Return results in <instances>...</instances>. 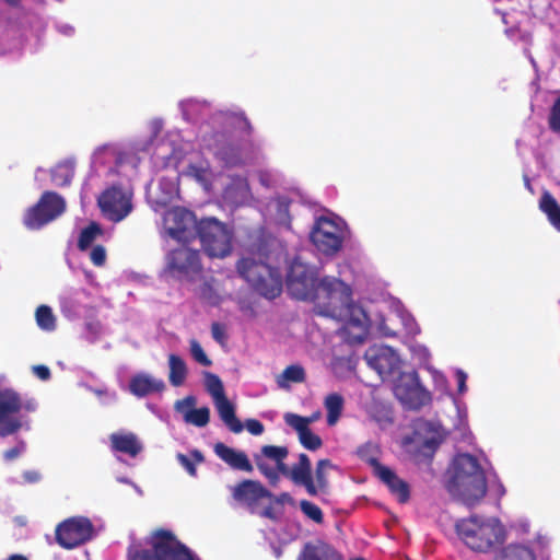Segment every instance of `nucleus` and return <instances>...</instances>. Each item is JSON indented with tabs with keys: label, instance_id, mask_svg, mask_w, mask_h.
<instances>
[{
	"label": "nucleus",
	"instance_id": "f257e3e1",
	"mask_svg": "<svg viewBox=\"0 0 560 560\" xmlns=\"http://www.w3.org/2000/svg\"><path fill=\"white\" fill-rule=\"evenodd\" d=\"M287 290L296 300L311 301L315 305L316 314L337 318L341 316L350 288L335 277L318 279L315 270L294 258L287 275Z\"/></svg>",
	"mask_w": 560,
	"mask_h": 560
},
{
	"label": "nucleus",
	"instance_id": "f03ea898",
	"mask_svg": "<svg viewBox=\"0 0 560 560\" xmlns=\"http://www.w3.org/2000/svg\"><path fill=\"white\" fill-rule=\"evenodd\" d=\"M454 476L451 491H454L465 505L472 508L487 494V479L478 459L470 454H459L454 459Z\"/></svg>",
	"mask_w": 560,
	"mask_h": 560
},
{
	"label": "nucleus",
	"instance_id": "7ed1b4c3",
	"mask_svg": "<svg viewBox=\"0 0 560 560\" xmlns=\"http://www.w3.org/2000/svg\"><path fill=\"white\" fill-rule=\"evenodd\" d=\"M456 533L471 550L488 552L505 540L504 526L497 518L481 520L477 515L456 522Z\"/></svg>",
	"mask_w": 560,
	"mask_h": 560
},
{
	"label": "nucleus",
	"instance_id": "20e7f679",
	"mask_svg": "<svg viewBox=\"0 0 560 560\" xmlns=\"http://www.w3.org/2000/svg\"><path fill=\"white\" fill-rule=\"evenodd\" d=\"M151 549L128 551V560H195L190 550L170 529L158 528L145 538Z\"/></svg>",
	"mask_w": 560,
	"mask_h": 560
},
{
	"label": "nucleus",
	"instance_id": "39448f33",
	"mask_svg": "<svg viewBox=\"0 0 560 560\" xmlns=\"http://www.w3.org/2000/svg\"><path fill=\"white\" fill-rule=\"evenodd\" d=\"M237 271L261 296L273 300L282 292V275L279 268L244 257L237 262Z\"/></svg>",
	"mask_w": 560,
	"mask_h": 560
},
{
	"label": "nucleus",
	"instance_id": "423d86ee",
	"mask_svg": "<svg viewBox=\"0 0 560 560\" xmlns=\"http://www.w3.org/2000/svg\"><path fill=\"white\" fill-rule=\"evenodd\" d=\"M196 233L209 257L223 258L232 250V232L215 218H205L196 223Z\"/></svg>",
	"mask_w": 560,
	"mask_h": 560
},
{
	"label": "nucleus",
	"instance_id": "0eeeda50",
	"mask_svg": "<svg viewBox=\"0 0 560 560\" xmlns=\"http://www.w3.org/2000/svg\"><path fill=\"white\" fill-rule=\"evenodd\" d=\"M166 270L178 280H195L202 272L200 252L184 244L172 249L166 255Z\"/></svg>",
	"mask_w": 560,
	"mask_h": 560
},
{
	"label": "nucleus",
	"instance_id": "6e6552de",
	"mask_svg": "<svg viewBox=\"0 0 560 560\" xmlns=\"http://www.w3.org/2000/svg\"><path fill=\"white\" fill-rule=\"evenodd\" d=\"M396 398L410 410H419L432 401V396L420 383L416 371L400 373L394 385Z\"/></svg>",
	"mask_w": 560,
	"mask_h": 560
},
{
	"label": "nucleus",
	"instance_id": "1a4fd4ad",
	"mask_svg": "<svg viewBox=\"0 0 560 560\" xmlns=\"http://www.w3.org/2000/svg\"><path fill=\"white\" fill-rule=\"evenodd\" d=\"M66 210L65 199L55 191H45L24 215V224L28 229H40L51 222Z\"/></svg>",
	"mask_w": 560,
	"mask_h": 560
},
{
	"label": "nucleus",
	"instance_id": "9d476101",
	"mask_svg": "<svg viewBox=\"0 0 560 560\" xmlns=\"http://www.w3.org/2000/svg\"><path fill=\"white\" fill-rule=\"evenodd\" d=\"M132 195L118 185L105 189L97 198V205L105 218L120 222L132 211Z\"/></svg>",
	"mask_w": 560,
	"mask_h": 560
},
{
	"label": "nucleus",
	"instance_id": "9b49d317",
	"mask_svg": "<svg viewBox=\"0 0 560 560\" xmlns=\"http://www.w3.org/2000/svg\"><path fill=\"white\" fill-rule=\"evenodd\" d=\"M93 532V524L88 517H70L56 527V541L65 549H72L89 541Z\"/></svg>",
	"mask_w": 560,
	"mask_h": 560
},
{
	"label": "nucleus",
	"instance_id": "f8f14e48",
	"mask_svg": "<svg viewBox=\"0 0 560 560\" xmlns=\"http://www.w3.org/2000/svg\"><path fill=\"white\" fill-rule=\"evenodd\" d=\"M310 238L314 246L325 255L338 253L343 242L339 225L326 217H319L315 221Z\"/></svg>",
	"mask_w": 560,
	"mask_h": 560
},
{
	"label": "nucleus",
	"instance_id": "ddd939ff",
	"mask_svg": "<svg viewBox=\"0 0 560 560\" xmlns=\"http://www.w3.org/2000/svg\"><path fill=\"white\" fill-rule=\"evenodd\" d=\"M163 220L166 232L172 238L186 243L192 237L191 228L196 229L197 222L191 211L175 207L165 212Z\"/></svg>",
	"mask_w": 560,
	"mask_h": 560
},
{
	"label": "nucleus",
	"instance_id": "4468645a",
	"mask_svg": "<svg viewBox=\"0 0 560 560\" xmlns=\"http://www.w3.org/2000/svg\"><path fill=\"white\" fill-rule=\"evenodd\" d=\"M364 359L382 380H387L400 369V359L390 347H380L365 352Z\"/></svg>",
	"mask_w": 560,
	"mask_h": 560
},
{
	"label": "nucleus",
	"instance_id": "2eb2a0df",
	"mask_svg": "<svg viewBox=\"0 0 560 560\" xmlns=\"http://www.w3.org/2000/svg\"><path fill=\"white\" fill-rule=\"evenodd\" d=\"M349 298H351V294ZM349 301L350 299H348L346 305L342 307L341 316L337 317L336 319H340L345 315L349 314V317L346 320V325L343 327L347 335V340L350 343H362L368 336L369 318L361 307L350 305Z\"/></svg>",
	"mask_w": 560,
	"mask_h": 560
},
{
	"label": "nucleus",
	"instance_id": "dca6fc26",
	"mask_svg": "<svg viewBox=\"0 0 560 560\" xmlns=\"http://www.w3.org/2000/svg\"><path fill=\"white\" fill-rule=\"evenodd\" d=\"M22 409V400L20 395L14 390H5L0 400V435L8 436L18 432L22 423L19 419L10 417L20 412Z\"/></svg>",
	"mask_w": 560,
	"mask_h": 560
},
{
	"label": "nucleus",
	"instance_id": "f3484780",
	"mask_svg": "<svg viewBox=\"0 0 560 560\" xmlns=\"http://www.w3.org/2000/svg\"><path fill=\"white\" fill-rule=\"evenodd\" d=\"M233 499L248 508H254L258 501L268 498L271 499L272 493L265 488L260 481L245 479L231 488Z\"/></svg>",
	"mask_w": 560,
	"mask_h": 560
},
{
	"label": "nucleus",
	"instance_id": "a211bd4d",
	"mask_svg": "<svg viewBox=\"0 0 560 560\" xmlns=\"http://www.w3.org/2000/svg\"><path fill=\"white\" fill-rule=\"evenodd\" d=\"M285 472H281L284 477L290 478L295 485L303 486L310 495L317 494V488L312 476V465L310 457L302 453L299 455V463L292 468L285 466Z\"/></svg>",
	"mask_w": 560,
	"mask_h": 560
},
{
	"label": "nucleus",
	"instance_id": "6ab92c4d",
	"mask_svg": "<svg viewBox=\"0 0 560 560\" xmlns=\"http://www.w3.org/2000/svg\"><path fill=\"white\" fill-rule=\"evenodd\" d=\"M296 560H343V557L330 544L316 539L303 546Z\"/></svg>",
	"mask_w": 560,
	"mask_h": 560
},
{
	"label": "nucleus",
	"instance_id": "aec40b11",
	"mask_svg": "<svg viewBox=\"0 0 560 560\" xmlns=\"http://www.w3.org/2000/svg\"><path fill=\"white\" fill-rule=\"evenodd\" d=\"M213 450L215 455L231 468L245 472L253 471L254 467L243 451H236L222 442H218Z\"/></svg>",
	"mask_w": 560,
	"mask_h": 560
},
{
	"label": "nucleus",
	"instance_id": "412c9836",
	"mask_svg": "<svg viewBox=\"0 0 560 560\" xmlns=\"http://www.w3.org/2000/svg\"><path fill=\"white\" fill-rule=\"evenodd\" d=\"M164 389L165 383L163 380L155 378L147 373H138L133 375L129 382V390L137 397L162 393Z\"/></svg>",
	"mask_w": 560,
	"mask_h": 560
},
{
	"label": "nucleus",
	"instance_id": "4be33fe9",
	"mask_svg": "<svg viewBox=\"0 0 560 560\" xmlns=\"http://www.w3.org/2000/svg\"><path fill=\"white\" fill-rule=\"evenodd\" d=\"M110 447L115 452L136 457L143 446L138 436L132 432H115L109 435Z\"/></svg>",
	"mask_w": 560,
	"mask_h": 560
},
{
	"label": "nucleus",
	"instance_id": "5701e85b",
	"mask_svg": "<svg viewBox=\"0 0 560 560\" xmlns=\"http://www.w3.org/2000/svg\"><path fill=\"white\" fill-rule=\"evenodd\" d=\"M196 405L194 396H187L183 400L176 401L175 406L178 411H182V406H187L190 409L184 412V420L186 423L196 427H206L210 421V410L208 407L192 408Z\"/></svg>",
	"mask_w": 560,
	"mask_h": 560
},
{
	"label": "nucleus",
	"instance_id": "b1692460",
	"mask_svg": "<svg viewBox=\"0 0 560 560\" xmlns=\"http://www.w3.org/2000/svg\"><path fill=\"white\" fill-rule=\"evenodd\" d=\"M376 476L389 488L390 492L397 497L400 503H406L410 498L409 486L400 479L393 469L385 466Z\"/></svg>",
	"mask_w": 560,
	"mask_h": 560
},
{
	"label": "nucleus",
	"instance_id": "393cba45",
	"mask_svg": "<svg viewBox=\"0 0 560 560\" xmlns=\"http://www.w3.org/2000/svg\"><path fill=\"white\" fill-rule=\"evenodd\" d=\"M214 406L220 419L233 433H241L243 431L244 427L235 415V407L228 397L214 401Z\"/></svg>",
	"mask_w": 560,
	"mask_h": 560
},
{
	"label": "nucleus",
	"instance_id": "a878e982",
	"mask_svg": "<svg viewBox=\"0 0 560 560\" xmlns=\"http://www.w3.org/2000/svg\"><path fill=\"white\" fill-rule=\"evenodd\" d=\"M539 209L546 214L549 223L560 232V205L549 191L541 195Z\"/></svg>",
	"mask_w": 560,
	"mask_h": 560
},
{
	"label": "nucleus",
	"instance_id": "bb28decb",
	"mask_svg": "<svg viewBox=\"0 0 560 560\" xmlns=\"http://www.w3.org/2000/svg\"><path fill=\"white\" fill-rule=\"evenodd\" d=\"M168 366L170 383L175 387L183 385L187 376V366L185 361L179 355L172 353L168 355Z\"/></svg>",
	"mask_w": 560,
	"mask_h": 560
},
{
	"label": "nucleus",
	"instance_id": "cd10ccee",
	"mask_svg": "<svg viewBox=\"0 0 560 560\" xmlns=\"http://www.w3.org/2000/svg\"><path fill=\"white\" fill-rule=\"evenodd\" d=\"M343 397L338 393L327 395L324 406L327 410V424L335 425L339 420L343 409Z\"/></svg>",
	"mask_w": 560,
	"mask_h": 560
},
{
	"label": "nucleus",
	"instance_id": "c85d7f7f",
	"mask_svg": "<svg viewBox=\"0 0 560 560\" xmlns=\"http://www.w3.org/2000/svg\"><path fill=\"white\" fill-rule=\"evenodd\" d=\"M306 378L305 370L299 364L287 366L281 375L277 377V384L280 388H288L289 383H303Z\"/></svg>",
	"mask_w": 560,
	"mask_h": 560
},
{
	"label": "nucleus",
	"instance_id": "c756f323",
	"mask_svg": "<svg viewBox=\"0 0 560 560\" xmlns=\"http://www.w3.org/2000/svg\"><path fill=\"white\" fill-rule=\"evenodd\" d=\"M495 560H536L534 552L526 546L523 545H509L500 555L495 557Z\"/></svg>",
	"mask_w": 560,
	"mask_h": 560
},
{
	"label": "nucleus",
	"instance_id": "7c9ffc66",
	"mask_svg": "<svg viewBox=\"0 0 560 560\" xmlns=\"http://www.w3.org/2000/svg\"><path fill=\"white\" fill-rule=\"evenodd\" d=\"M289 450L287 446H277V445H264L261 447V457H266L276 463L278 470L281 472H285V464L284 459L288 457Z\"/></svg>",
	"mask_w": 560,
	"mask_h": 560
},
{
	"label": "nucleus",
	"instance_id": "2f4dec72",
	"mask_svg": "<svg viewBox=\"0 0 560 560\" xmlns=\"http://www.w3.org/2000/svg\"><path fill=\"white\" fill-rule=\"evenodd\" d=\"M377 447L372 443H365L357 451L358 456L373 468L375 475L381 470V468L385 467L377 459Z\"/></svg>",
	"mask_w": 560,
	"mask_h": 560
},
{
	"label": "nucleus",
	"instance_id": "473e14b6",
	"mask_svg": "<svg viewBox=\"0 0 560 560\" xmlns=\"http://www.w3.org/2000/svg\"><path fill=\"white\" fill-rule=\"evenodd\" d=\"M35 318L38 327L42 330L54 331L56 329V316L49 306L39 305L36 308Z\"/></svg>",
	"mask_w": 560,
	"mask_h": 560
},
{
	"label": "nucleus",
	"instance_id": "72a5a7b5",
	"mask_svg": "<svg viewBox=\"0 0 560 560\" xmlns=\"http://www.w3.org/2000/svg\"><path fill=\"white\" fill-rule=\"evenodd\" d=\"M177 462L186 469V471L191 476H197L196 464H200L205 460L203 454L199 450H192L188 455L183 453H178L176 455Z\"/></svg>",
	"mask_w": 560,
	"mask_h": 560
},
{
	"label": "nucleus",
	"instance_id": "f704fd0d",
	"mask_svg": "<svg viewBox=\"0 0 560 560\" xmlns=\"http://www.w3.org/2000/svg\"><path fill=\"white\" fill-rule=\"evenodd\" d=\"M335 468V465L331 463L330 459H319L316 464L315 469V486L317 488V493L319 491L325 492L328 488V477H327V470Z\"/></svg>",
	"mask_w": 560,
	"mask_h": 560
},
{
	"label": "nucleus",
	"instance_id": "c9c22d12",
	"mask_svg": "<svg viewBox=\"0 0 560 560\" xmlns=\"http://www.w3.org/2000/svg\"><path fill=\"white\" fill-rule=\"evenodd\" d=\"M205 386L208 393L213 398V401L226 397L224 386L220 377L211 372H205Z\"/></svg>",
	"mask_w": 560,
	"mask_h": 560
},
{
	"label": "nucleus",
	"instance_id": "e433bc0d",
	"mask_svg": "<svg viewBox=\"0 0 560 560\" xmlns=\"http://www.w3.org/2000/svg\"><path fill=\"white\" fill-rule=\"evenodd\" d=\"M102 233L100 225L95 222L84 228L79 235L78 247L80 250H86L95 238Z\"/></svg>",
	"mask_w": 560,
	"mask_h": 560
},
{
	"label": "nucleus",
	"instance_id": "4c0bfd02",
	"mask_svg": "<svg viewBox=\"0 0 560 560\" xmlns=\"http://www.w3.org/2000/svg\"><path fill=\"white\" fill-rule=\"evenodd\" d=\"M73 168L68 163H60L51 171V179L58 186H67L73 177Z\"/></svg>",
	"mask_w": 560,
	"mask_h": 560
},
{
	"label": "nucleus",
	"instance_id": "58836bf2",
	"mask_svg": "<svg viewBox=\"0 0 560 560\" xmlns=\"http://www.w3.org/2000/svg\"><path fill=\"white\" fill-rule=\"evenodd\" d=\"M284 420L288 425L298 432L299 435L310 429V420L305 417L288 412L284 416Z\"/></svg>",
	"mask_w": 560,
	"mask_h": 560
},
{
	"label": "nucleus",
	"instance_id": "ea45409f",
	"mask_svg": "<svg viewBox=\"0 0 560 560\" xmlns=\"http://www.w3.org/2000/svg\"><path fill=\"white\" fill-rule=\"evenodd\" d=\"M301 511L312 521H314L317 524H322L324 521V515L319 506L316 504L307 501L302 500L300 502Z\"/></svg>",
	"mask_w": 560,
	"mask_h": 560
},
{
	"label": "nucleus",
	"instance_id": "a19ab883",
	"mask_svg": "<svg viewBox=\"0 0 560 560\" xmlns=\"http://www.w3.org/2000/svg\"><path fill=\"white\" fill-rule=\"evenodd\" d=\"M299 440L300 443L310 451H316L320 448L323 445L320 436L313 433L311 429L300 434Z\"/></svg>",
	"mask_w": 560,
	"mask_h": 560
},
{
	"label": "nucleus",
	"instance_id": "79ce46f5",
	"mask_svg": "<svg viewBox=\"0 0 560 560\" xmlns=\"http://www.w3.org/2000/svg\"><path fill=\"white\" fill-rule=\"evenodd\" d=\"M255 463L259 471L270 481L271 485H276L278 482L280 474L278 468L275 469L269 467L259 455H255Z\"/></svg>",
	"mask_w": 560,
	"mask_h": 560
},
{
	"label": "nucleus",
	"instance_id": "37998d69",
	"mask_svg": "<svg viewBox=\"0 0 560 560\" xmlns=\"http://www.w3.org/2000/svg\"><path fill=\"white\" fill-rule=\"evenodd\" d=\"M255 463L259 471L270 481L271 485H276L278 482L280 474L278 468L275 469L269 467L259 455H255Z\"/></svg>",
	"mask_w": 560,
	"mask_h": 560
},
{
	"label": "nucleus",
	"instance_id": "c03bdc74",
	"mask_svg": "<svg viewBox=\"0 0 560 560\" xmlns=\"http://www.w3.org/2000/svg\"><path fill=\"white\" fill-rule=\"evenodd\" d=\"M190 353L194 360L200 365L210 366L212 364V361L208 358L201 345L196 339L190 340Z\"/></svg>",
	"mask_w": 560,
	"mask_h": 560
},
{
	"label": "nucleus",
	"instance_id": "a18cd8bd",
	"mask_svg": "<svg viewBox=\"0 0 560 560\" xmlns=\"http://www.w3.org/2000/svg\"><path fill=\"white\" fill-rule=\"evenodd\" d=\"M548 125L551 131L560 133V96L555 101L550 108Z\"/></svg>",
	"mask_w": 560,
	"mask_h": 560
},
{
	"label": "nucleus",
	"instance_id": "49530a36",
	"mask_svg": "<svg viewBox=\"0 0 560 560\" xmlns=\"http://www.w3.org/2000/svg\"><path fill=\"white\" fill-rule=\"evenodd\" d=\"M91 261L93 265L101 267L106 261V250L102 245H96L92 248L90 254Z\"/></svg>",
	"mask_w": 560,
	"mask_h": 560
},
{
	"label": "nucleus",
	"instance_id": "de8ad7c7",
	"mask_svg": "<svg viewBox=\"0 0 560 560\" xmlns=\"http://www.w3.org/2000/svg\"><path fill=\"white\" fill-rule=\"evenodd\" d=\"M25 443L21 441L16 446L7 450L3 453V458L8 462H11L18 458L25 451Z\"/></svg>",
	"mask_w": 560,
	"mask_h": 560
},
{
	"label": "nucleus",
	"instance_id": "09e8293b",
	"mask_svg": "<svg viewBox=\"0 0 560 560\" xmlns=\"http://www.w3.org/2000/svg\"><path fill=\"white\" fill-rule=\"evenodd\" d=\"M211 334L213 339L220 343H223L226 338L224 326L220 323H212Z\"/></svg>",
	"mask_w": 560,
	"mask_h": 560
},
{
	"label": "nucleus",
	"instance_id": "8fccbe9b",
	"mask_svg": "<svg viewBox=\"0 0 560 560\" xmlns=\"http://www.w3.org/2000/svg\"><path fill=\"white\" fill-rule=\"evenodd\" d=\"M234 119L238 122V128L246 135H250L253 132L252 124L243 113L234 115Z\"/></svg>",
	"mask_w": 560,
	"mask_h": 560
},
{
	"label": "nucleus",
	"instance_id": "3c124183",
	"mask_svg": "<svg viewBox=\"0 0 560 560\" xmlns=\"http://www.w3.org/2000/svg\"><path fill=\"white\" fill-rule=\"evenodd\" d=\"M246 429L253 435H260L264 432V424L256 419L246 420Z\"/></svg>",
	"mask_w": 560,
	"mask_h": 560
},
{
	"label": "nucleus",
	"instance_id": "603ef678",
	"mask_svg": "<svg viewBox=\"0 0 560 560\" xmlns=\"http://www.w3.org/2000/svg\"><path fill=\"white\" fill-rule=\"evenodd\" d=\"M33 371H34L35 375L42 381L49 380V377L51 375L50 370L46 365H35V366H33Z\"/></svg>",
	"mask_w": 560,
	"mask_h": 560
},
{
	"label": "nucleus",
	"instance_id": "864d4df0",
	"mask_svg": "<svg viewBox=\"0 0 560 560\" xmlns=\"http://www.w3.org/2000/svg\"><path fill=\"white\" fill-rule=\"evenodd\" d=\"M273 499V501L277 503V504H284V503H289V504H293L294 503V500L293 498L291 497L290 493L288 492H282L278 495H273L271 497Z\"/></svg>",
	"mask_w": 560,
	"mask_h": 560
},
{
	"label": "nucleus",
	"instance_id": "5fc2aeb1",
	"mask_svg": "<svg viewBox=\"0 0 560 560\" xmlns=\"http://www.w3.org/2000/svg\"><path fill=\"white\" fill-rule=\"evenodd\" d=\"M23 479L28 483H35L40 480V474L36 470H26L23 472Z\"/></svg>",
	"mask_w": 560,
	"mask_h": 560
},
{
	"label": "nucleus",
	"instance_id": "6e6d98bb",
	"mask_svg": "<svg viewBox=\"0 0 560 560\" xmlns=\"http://www.w3.org/2000/svg\"><path fill=\"white\" fill-rule=\"evenodd\" d=\"M456 378L458 383V392L463 394L466 390V374L463 371H457Z\"/></svg>",
	"mask_w": 560,
	"mask_h": 560
},
{
	"label": "nucleus",
	"instance_id": "4d7b16f0",
	"mask_svg": "<svg viewBox=\"0 0 560 560\" xmlns=\"http://www.w3.org/2000/svg\"><path fill=\"white\" fill-rule=\"evenodd\" d=\"M260 515L264 516V517H267L269 520H272V521L278 520V515H277V513L275 512V509L271 505L265 508L261 511Z\"/></svg>",
	"mask_w": 560,
	"mask_h": 560
},
{
	"label": "nucleus",
	"instance_id": "13d9d810",
	"mask_svg": "<svg viewBox=\"0 0 560 560\" xmlns=\"http://www.w3.org/2000/svg\"><path fill=\"white\" fill-rule=\"evenodd\" d=\"M7 560H28V559L23 555L15 553V555H11Z\"/></svg>",
	"mask_w": 560,
	"mask_h": 560
},
{
	"label": "nucleus",
	"instance_id": "bf43d9fd",
	"mask_svg": "<svg viewBox=\"0 0 560 560\" xmlns=\"http://www.w3.org/2000/svg\"><path fill=\"white\" fill-rule=\"evenodd\" d=\"M7 3H9L10 5H18L20 0H4Z\"/></svg>",
	"mask_w": 560,
	"mask_h": 560
},
{
	"label": "nucleus",
	"instance_id": "052dcab7",
	"mask_svg": "<svg viewBox=\"0 0 560 560\" xmlns=\"http://www.w3.org/2000/svg\"><path fill=\"white\" fill-rule=\"evenodd\" d=\"M167 202H168V200H166V199H165V200H162V201H159V203H161V205H163V206H166V205H167Z\"/></svg>",
	"mask_w": 560,
	"mask_h": 560
},
{
	"label": "nucleus",
	"instance_id": "680f3d73",
	"mask_svg": "<svg viewBox=\"0 0 560 560\" xmlns=\"http://www.w3.org/2000/svg\"><path fill=\"white\" fill-rule=\"evenodd\" d=\"M351 560H365L363 558H355V559H351Z\"/></svg>",
	"mask_w": 560,
	"mask_h": 560
}]
</instances>
